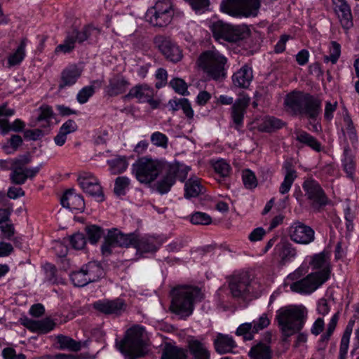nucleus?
<instances>
[{"label":"nucleus","instance_id":"nucleus-34","mask_svg":"<svg viewBox=\"0 0 359 359\" xmlns=\"http://www.w3.org/2000/svg\"><path fill=\"white\" fill-rule=\"evenodd\" d=\"M294 134L296 135V140L298 142L307 145L316 151L321 150L320 143L309 133L304 130H298L294 132Z\"/></svg>","mask_w":359,"mask_h":359},{"label":"nucleus","instance_id":"nucleus-45","mask_svg":"<svg viewBox=\"0 0 359 359\" xmlns=\"http://www.w3.org/2000/svg\"><path fill=\"white\" fill-rule=\"evenodd\" d=\"M350 149L347 147L344 149V153L345 158L343 161V166L344 171L346 172L348 177L353 179V175L355 172V163L351 156H348Z\"/></svg>","mask_w":359,"mask_h":359},{"label":"nucleus","instance_id":"nucleus-17","mask_svg":"<svg viewBox=\"0 0 359 359\" xmlns=\"http://www.w3.org/2000/svg\"><path fill=\"white\" fill-rule=\"evenodd\" d=\"M154 42L167 60L174 63H177L182 60L183 57L182 50L170 39L163 36H157L154 39Z\"/></svg>","mask_w":359,"mask_h":359},{"label":"nucleus","instance_id":"nucleus-43","mask_svg":"<svg viewBox=\"0 0 359 359\" xmlns=\"http://www.w3.org/2000/svg\"><path fill=\"white\" fill-rule=\"evenodd\" d=\"M70 278L72 283L76 287H83L89 283L83 266L79 271L72 272Z\"/></svg>","mask_w":359,"mask_h":359},{"label":"nucleus","instance_id":"nucleus-35","mask_svg":"<svg viewBox=\"0 0 359 359\" xmlns=\"http://www.w3.org/2000/svg\"><path fill=\"white\" fill-rule=\"evenodd\" d=\"M57 342L59 344V349L69 350L77 352L81 349V341H76L74 339L62 334L56 337Z\"/></svg>","mask_w":359,"mask_h":359},{"label":"nucleus","instance_id":"nucleus-24","mask_svg":"<svg viewBox=\"0 0 359 359\" xmlns=\"http://www.w3.org/2000/svg\"><path fill=\"white\" fill-rule=\"evenodd\" d=\"M187 348L193 359H210V351L201 340L194 337H189Z\"/></svg>","mask_w":359,"mask_h":359},{"label":"nucleus","instance_id":"nucleus-15","mask_svg":"<svg viewBox=\"0 0 359 359\" xmlns=\"http://www.w3.org/2000/svg\"><path fill=\"white\" fill-rule=\"evenodd\" d=\"M93 307L102 314L119 316L126 311L127 304L121 298L104 299L95 302Z\"/></svg>","mask_w":359,"mask_h":359},{"label":"nucleus","instance_id":"nucleus-49","mask_svg":"<svg viewBox=\"0 0 359 359\" xmlns=\"http://www.w3.org/2000/svg\"><path fill=\"white\" fill-rule=\"evenodd\" d=\"M242 179L245 187L252 189L257 187V181L254 172L250 170H245L242 172Z\"/></svg>","mask_w":359,"mask_h":359},{"label":"nucleus","instance_id":"nucleus-9","mask_svg":"<svg viewBox=\"0 0 359 359\" xmlns=\"http://www.w3.org/2000/svg\"><path fill=\"white\" fill-rule=\"evenodd\" d=\"M133 173L136 179L144 184L154 181L162 168V163L158 160L142 157L133 164Z\"/></svg>","mask_w":359,"mask_h":359},{"label":"nucleus","instance_id":"nucleus-26","mask_svg":"<svg viewBox=\"0 0 359 359\" xmlns=\"http://www.w3.org/2000/svg\"><path fill=\"white\" fill-rule=\"evenodd\" d=\"M21 323L32 332L47 333L55 326V322L49 318L40 320H34L28 318L21 319Z\"/></svg>","mask_w":359,"mask_h":359},{"label":"nucleus","instance_id":"nucleus-5","mask_svg":"<svg viewBox=\"0 0 359 359\" xmlns=\"http://www.w3.org/2000/svg\"><path fill=\"white\" fill-rule=\"evenodd\" d=\"M145 329L140 325H134L126 331L124 338L119 344V351L127 359H137L145 355Z\"/></svg>","mask_w":359,"mask_h":359},{"label":"nucleus","instance_id":"nucleus-61","mask_svg":"<svg viewBox=\"0 0 359 359\" xmlns=\"http://www.w3.org/2000/svg\"><path fill=\"white\" fill-rule=\"evenodd\" d=\"M156 78L159 81L156 83V88L159 89L163 87L165 83L168 78V74L165 69L159 68L156 72Z\"/></svg>","mask_w":359,"mask_h":359},{"label":"nucleus","instance_id":"nucleus-41","mask_svg":"<svg viewBox=\"0 0 359 359\" xmlns=\"http://www.w3.org/2000/svg\"><path fill=\"white\" fill-rule=\"evenodd\" d=\"M329 55L323 57L324 62L326 63L331 62L332 64H336L341 55L340 44L334 41H331L329 47Z\"/></svg>","mask_w":359,"mask_h":359},{"label":"nucleus","instance_id":"nucleus-55","mask_svg":"<svg viewBox=\"0 0 359 359\" xmlns=\"http://www.w3.org/2000/svg\"><path fill=\"white\" fill-rule=\"evenodd\" d=\"M70 244L76 250H81L86 243L85 236L81 233H76L69 238Z\"/></svg>","mask_w":359,"mask_h":359},{"label":"nucleus","instance_id":"nucleus-12","mask_svg":"<svg viewBox=\"0 0 359 359\" xmlns=\"http://www.w3.org/2000/svg\"><path fill=\"white\" fill-rule=\"evenodd\" d=\"M169 0L158 1L154 7L149 8L146 14L147 20L156 27L167 26L172 20L173 11Z\"/></svg>","mask_w":359,"mask_h":359},{"label":"nucleus","instance_id":"nucleus-6","mask_svg":"<svg viewBox=\"0 0 359 359\" xmlns=\"http://www.w3.org/2000/svg\"><path fill=\"white\" fill-rule=\"evenodd\" d=\"M260 287L259 280L249 271L235 273L229 279V288L234 299H245L250 294L257 292Z\"/></svg>","mask_w":359,"mask_h":359},{"label":"nucleus","instance_id":"nucleus-59","mask_svg":"<svg viewBox=\"0 0 359 359\" xmlns=\"http://www.w3.org/2000/svg\"><path fill=\"white\" fill-rule=\"evenodd\" d=\"M39 114L36 118L37 121L40 122L42 121H45L47 123L49 122V119L53 116V110L50 106L48 105H42L39 109Z\"/></svg>","mask_w":359,"mask_h":359},{"label":"nucleus","instance_id":"nucleus-44","mask_svg":"<svg viewBox=\"0 0 359 359\" xmlns=\"http://www.w3.org/2000/svg\"><path fill=\"white\" fill-rule=\"evenodd\" d=\"M278 255L283 260L294 257L297 252L295 248L290 243H283L277 246Z\"/></svg>","mask_w":359,"mask_h":359},{"label":"nucleus","instance_id":"nucleus-20","mask_svg":"<svg viewBox=\"0 0 359 359\" xmlns=\"http://www.w3.org/2000/svg\"><path fill=\"white\" fill-rule=\"evenodd\" d=\"M83 69L73 64L66 67L61 72L58 85L60 90L74 85L81 77Z\"/></svg>","mask_w":359,"mask_h":359},{"label":"nucleus","instance_id":"nucleus-4","mask_svg":"<svg viewBox=\"0 0 359 359\" xmlns=\"http://www.w3.org/2000/svg\"><path fill=\"white\" fill-rule=\"evenodd\" d=\"M288 110L295 116H306L315 121L321 112V101L309 93L293 91L285 99Z\"/></svg>","mask_w":359,"mask_h":359},{"label":"nucleus","instance_id":"nucleus-1","mask_svg":"<svg viewBox=\"0 0 359 359\" xmlns=\"http://www.w3.org/2000/svg\"><path fill=\"white\" fill-rule=\"evenodd\" d=\"M116 247L135 248L139 252H155L158 249L157 241L152 236L140 237L136 233L124 234L117 229L109 230L104 237L101 251L104 256H109Z\"/></svg>","mask_w":359,"mask_h":359},{"label":"nucleus","instance_id":"nucleus-30","mask_svg":"<svg viewBox=\"0 0 359 359\" xmlns=\"http://www.w3.org/2000/svg\"><path fill=\"white\" fill-rule=\"evenodd\" d=\"M177 176V167L170 166L165 175L157 182L156 190L161 194H167L175 184Z\"/></svg>","mask_w":359,"mask_h":359},{"label":"nucleus","instance_id":"nucleus-53","mask_svg":"<svg viewBox=\"0 0 359 359\" xmlns=\"http://www.w3.org/2000/svg\"><path fill=\"white\" fill-rule=\"evenodd\" d=\"M75 43L73 38L68 34L64 41V43L58 45L55 50L56 54L59 53H70L74 48Z\"/></svg>","mask_w":359,"mask_h":359},{"label":"nucleus","instance_id":"nucleus-50","mask_svg":"<svg viewBox=\"0 0 359 359\" xmlns=\"http://www.w3.org/2000/svg\"><path fill=\"white\" fill-rule=\"evenodd\" d=\"M151 142L156 147L166 149L168 144V138L165 134L157 131L151 134Z\"/></svg>","mask_w":359,"mask_h":359},{"label":"nucleus","instance_id":"nucleus-8","mask_svg":"<svg viewBox=\"0 0 359 359\" xmlns=\"http://www.w3.org/2000/svg\"><path fill=\"white\" fill-rule=\"evenodd\" d=\"M259 0H222L221 11L233 17H250L257 15Z\"/></svg>","mask_w":359,"mask_h":359},{"label":"nucleus","instance_id":"nucleus-21","mask_svg":"<svg viewBox=\"0 0 359 359\" xmlns=\"http://www.w3.org/2000/svg\"><path fill=\"white\" fill-rule=\"evenodd\" d=\"M128 80L121 74H115L109 79V84L105 87L106 93L110 97L124 93L130 86Z\"/></svg>","mask_w":359,"mask_h":359},{"label":"nucleus","instance_id":"nucleus-39","mask_svg":"<svg viewBox=\"0 0 359 359\" xmlns=\"http://www.w3.org/2000/svg\"><path fill=\"white\" fill-rule=\"evenodd\" d=\"M27 39H22L16 51L8 57V63L11 66L18 65L25 56V47Z\"/></svg>","mask_w":359,"mask_h":359},{"label":"nucleus","instance_id":"nucleus-2","mask_svg":"<svg viewBox=\"0 0 359 359\" xmlns=\"http://www.w3.org/2000/svg\"><path fill=\"white\" fill-rule=\"evenodd\" d=\"M171 296L170 310L184 319L193 313L195 304L204 299V294L201 288L190 285L174 288L171 292Z\"/></svg>","mask_w":359,"mask_h":359},{"label":"nucleus","instance_id":"nucleus-25","mask_svg":"<svg viewBox=\"0 0 359 359\" xmlns=\"http://www.w3.org/2000/svg\"><path fill=\"white\" fill-rule=\"evenodd\" d=\"M153 97V88L145 83L136 85L133 87L126 95V98H137L140 102H148L150 104L155 102Z\"/></svg>","mask_w":359,"mask_h":359},{"label":"nucleus","instance_id":"nucleus-19","mask_svg":"<svg viewBox=\"0 0 359 359\" xmlns=\"http://www.w3.org/2000/svg\"><path fill=\"white\" fill-rule=\"evenodd\" d=\"M250 100V97L242 96L234 102L231 108V118L234 128L237 130H240L243 126L244 115L249 106Z\"/></svg>","mask_w":359,"mask_h":359},{"label":"nucleus","instance_id":"nucleus-13","mask_svg":"<svg viewBox=\"0 0 359 359\" xmlns=\"http://www.w3.org/2000/svg\"><path fill=\"white\" fill-rule=\"evenodd\" d=\"M305 196L310 201L314 210L320 211L330 201L320 185L313 179H307L303 183Z\"/></svg>","mask_w":359,"mask_h":359},{"label":"nucleus","instance_id":"nucleus-29","mask_svg":"<svg viewBox=\"0 0 359 359\" xmlns=\"http://www.w3.org/2000/svg\"><path fill=\"white\" fill-rule=\"evenodd\" d=\"M253 78L252 69L248 65H243L232 76L233 84L239 88H247Z\"/></svg>","mask_w":359,"mask_h":359},{"label":"nucleus","instance_id":"nucleus-16","mask_svg":"<svg viewBox=\"0 0 359 359\" xmlns=\"http://www.w3.org/2000/svg\"><path fill=\"white\" fill-rule=\"evenodd\" d=\"M290 239L296 243L308 245L315 240V231L299 221L294 222L289 228Z\"/></svg>","mask_w":359,"mask_h":359},{"label":"nucleus","instance_id":"nucleus-32","mask_svg":"<svg viewBox=\"0 0 359 359\" xmlns=\"http://www.w3.org/2000/svg\"><path fill=\"white\" fill-rule=\"evenodd\" d=\"M248 355L251 359H271L272 350L267 344L259 342L251 347Z\"/></svg>","mask_w":359,"mask_h":359},{"label":"nucleus","instance_id":"nucleus-37","mask_svg":"<svg viewBox=\"0 0 359 359\" xmlns=\"http://www.w3.org/2000/svg\"><path fill=\"white\" fill-rule=\"evenodd\" d=\"M88 282L92 283L97 280L103 276V269L97 262H89L83 266Z\"/></svg>","mask_w":359,"mask_h":359},{"label":"nucleus","instance_id":"nucleus-52","mask_svg":"<svg viewBox=\"0 0 359 359\" xmlns=\"http://www.w3.org/2000/svg\"><path fill=\"white\" fill-rule=\"evenodd\" d=\"M94 93L95 88L93 86H85L79 91L76 100L80 104H84L93 96Z\"/></svg>","mask_w":359,"mask_h":359},{"label":"nucleus","instance_id":"nucleus-33","mask_svg":"<svg viewBox=\"0 0 359 359\" xmlns=\"http://www.w3.org/2000/svg\"><path fill=\"white\" fill-rule=\"evenodd\" d=\"M284 125L282 120L274 116H267L259 123L257 128L260 132L272 133L282 128Z\"/></svg>","mask_w":359,"mask_h":359},{"label":"nucleus","instance_id":"nucleus-28","mask_svg":"<svg viewBox=\"0 0 359 359\" xmlns=\"http://www.w3.org/2000/svg\"><path fill=\"white\" fill-rule=\"evenodd\" d=\"M283 168L284 170V180L279 187V192L284 195L290 190L294 181L297 177V173L290 161H285L283 165Z\"/></svg>","mask_w":359,"mask_h":359},{"label":"nucleus","instance_id":"nucleus-7","mask_svg":"<svg viewBox=\"0 0 359 359\" xmlns=\"http://www.w3.org/2000/svg\"><path fill=\"white\" fill-rule=\"evenodd\" d=\"M227 59L217 50H207L201 54L198 65L207 74L215 81L223 79L226 76L224 66Z\"/></svg>","mask_w":359,"mask_h":359},{"label":"nucleus","instance_id":"nucleus-10","mask_svg":"<svg viewBox=\"0 0 359 359\" xmlns=\"http://www.w3.org/2000/svg\"><path fill=\"white\" fill-rule=\"evenodd\" d=\"M213 36L217 40H224L229 42H236L245 39L249 34V29L246 26H233L222 21L214 22L211 26Z\"/></svg>","mask_w":359,"mask_h":359},{"label":"nucleus","instance_id":"nucleus-38","mask_svg":"<svg viewBox=\"0 0 359 359\" xmlns=\"http://www.w3.org/2000/svg\"><path fill=\"white\" fill-rule=\"evenodd\" d=\"M107 163L109 165L110 171L112 175H117L124 172L128 166V163L127 162L126 158L124 156H119L108 161Z\"/></svg>","mask_w":359,"mask_h":359},{"label":"nucleus","instance_id":"nucleus-51","mask_svg":"<svg viewBox=\"0 0 359 359\" xmlns=\"http://www.w3.org/2000/svg\"><path fill=\"white\" fill-rule=\"evenodd\" d=\"M337 14L338 15L340 22L344 29H348L353 26L351 8L345 9L341 12H337Z\"/></svg>","mask_w":359,"mask_h":359},{"label":"nucleus","instance_id":"nucleus-31","mask_svg":"<svg viewBox=\"0 0 359 359\" xmlns=\"http://www.w3.org/2000/svg\"><path fill=\"white\" fill-rule=\"evenodd\" d=\"M354 323V320H349L343 332L340 341L339 359H346V358Z\"/></svg>","mask_w":359,"mask_h":359},{"label":"nucleus","instance_id":"nucleus-42","mask_svg":"<svg viewBox=\"0 0 359 359\" xmlns=\"http://www.w3.org/2000/svg\"><path fill=\"white\" fill-rule=\"evenodd\" d=\"M130 180L126 176H121L116 178L114 182V192L116 196H124L126 190L128 189Z\"/></svg>","mask_w":359,"mask_h":359},{"label":"nucleus","instance_id":"nucleus-64","mask_svg":"<svg viewBox=\"0 0 359 359\" xmlns=\"http://www.w3.org/2000/svg\"><path fill=\"white\" fill-rule=\"evenodd\" d=\"M0 230L4 235V238L11 240L15 233V228L11 223H3L0 225Z\"/></svg>","mask_w":359,"mask_h":359},{"label":"nucleus","instance_id":"nucleus-62","mask_svg":"<svg viewBox=\"0 0 359 359\" xmlns=\"http://www.w3.org/2000/svg\"><path fill=\"white\" fill-rule=\"evenodd\" d=\"M84 29L85 31H88L86 32L87 40L97 41L100 34V29L92 25H88L84 27Z\"/></svg>","mask_w":359,"mask_h":359},{"label":"nucleus","instance_id":"nucleus-3","mask_svg":"<svg viewBox=\"0 0 359 359\" xmlns=\"http://www.w3.org/2000/svg\"><path fill=\"white\" fill-rule=\"evenodd\" d=\"M307 318V310L303 306L290 305L281 307L276 311V320L283 340L300 332Z\"/></svg>","mask_w":359,"mask_h":359},{"label":"nucleus","instance_id":"nucleus-58","mask_svg":"<svg viewBox=\"0 0 359 359\" xmlns=\"http://www.w3.org/2000/svg\"><path fill=\"white\" fill-rule=\"evenodd\" d=\"M4 359H27L23 353L17 354L15 350L12 347L4 348L1 351Z\"/></svg>","mask_w":359,"mask_h":359},{"label":"nucleus","instance_id":"nucleus-36","mask_svg":"<svg viewBox=\"0 0 359 359\" xmlns=\"http://www.w3.org/2000/svg\"><path fill=\"white\" fill-rule=\"evenodd\" d=\"M161 359H187V351L182 348L166 345L163 348Z\"/></svg>","mask_w":359,"mask_h":359},{"label":"nucleus","instance_id":"nucleus-60","mask_svg":"<svg viewBox=\"0 0 359 359\" xmlns=\"http://www.w3.org/2000/svg\"><path fill=\"white\" fill-rule=\"evenodd\" d=\"M78 126L76 122L72 119H69L62 125L59 130L67 135L68 134L75 132Z\"/></svg>","mask_w":359,"mask_h":359},{"label":"nucleus","instance_id":"nucleus-46","mask_svg":"<svg viewBox=\"0 0 359 359\" xmlns=\"http://www.w3.org/2000/svg\"><path fill=\"white\" fill-rule=\"evenodd\" d=\"M190 222L194 225H208L211 224L212 218L205 212H196L190 216Z\"/></svg>","mask_w":359,"mask_h":359},{"label":"nucleus","instance_id":"nucleus-48","mask_svg":"<svg viewBox=\"0 0 359 359\" xmlns=\"http://www.w3.org/2000/svg\"><path fill=\"white\" fill-rule=\"evenodd\" d=\"M253 326L252 323H245L241 324L236 330V334L238 336H243L244 340H252L253 339V334L255 332H252Z\"/></svg>","mask_w":359,"mask_h":359},{"label":"nucleus","instance_id":"nucleus-11","mask_svg":"<svg viewBox=\"0 0 359 359\" xmlns=\"http://www.w3.org/2000/svg\"><path fill=\"white\" fill-rule=\"evenodd\" d=\"M32 161V157L29 154H25L18 156L13 163L14 172L10 175L11 182L16 185H22L25 183L28 178H34L40 171L42 165L34 168H27V165Z\"/></svg>","mask_w":359,"mask_h":359},{"label":"nucleus","instance_id":"nucleus-54","mask_svg":"<svg viewBox=\"0 0 359 359\" xmlns=\"http://www.w3.org/2000/svg\"><path fill=\"white\" fill-rule=\"evenodd\" d=\"M215 171L221 177H226L229 175L231 167L224 160L221 159L217 161L213 164Z\"/></svg>","mask_w":359,"mask_h":359},{"label":"nucleus","instance_id":"nucleus-56","mask_svg":"<svg viewBox=\"0 0 359 359\" xmlns=\"http://www.w3.org/2000/svg\"><path fill=\"white\" fill-rule=\"evenodd\" d=\"M252 323L253 326L252 332L257 333L269 325L270 320L266 314H263L257 320H254Z\"/></svg>","mask_w":359,"mask_h":359},{"label":"nucleus","instance_id":"nucleus-14","mask_svg":"<svg viewBox=\"0 0 359 359\" xmlns=\"http://www.w3.org/2000/svg\"><path fill=\"white\" fill-rule=\"evenodd\" d=\"M326 281V275H318L311 273L305 278L290 284L292 292L301 294H311Z\"/></svg>","mask_w":359,"mask_h":359},{"label":"nucleus","instance_id":"nucleus-47","mask_svg":"<svg viewBox=\"0 0 359 359\" xmlns=\"http://www.w3.org/2000/svg\"><path fill=\"white\" fill-rule=\"evenodd\" d=\"M86 229L88 241L92 244L97 243L103 235V230L96 225L87 226Z\"/></svg>","mask_w":359,"mask_h":359},{"label":"nucleus","instance_id":"nucleus-63","mask_svg":"<svg viewBox=\"0 0 359 359\" xmlns=\"http://www.w3.org/2000/svg\"><path fill=\"white\" fill-rule=\"evenodd\" d=\"M44 270L46 275V278L49 282L53 283L56 282V273L57 269L56 267L51 264H46L44 266Z\"/></svg>","mask_w":359,"mask_h":359},{"label":"nucleus","instance_id":"nucleus-40","mask_svg":"<svg viewBox=\"0 0 359 359\" xmlns=\"http://www.w3.org/2000/svg\"><path fill=\"white\" fill-rule=\"evenodd\" d=\"M202 187L197 180L189 179L185 183V194L184 196L187 198L191 197H196L202 191Z\"/></svg>","mask_w":359,"mask_h":359},{"label":"nucleus","instance_id":"nucleus-23","mask_svg":"<svg viewBox=\"0 0 359 359\" xmlns=\"http://www.w3.org/2000/svg\"><path fill=\"white\" fill-rule=\"evenodd\" d=\"M61 205L71 210L82 212L85 208V202L82 196L75 193L74 189L65 191L61 198Z\"/></svg>","mask_w":359,"mask_h":359},{"label":"nucleus","instance_id":"nucleus-18","mask_svg":"<svg viewBox=\"0 0 359 359\" xmlns=\"http://www.w3.org/2000/svg\"><path fill=\"white\" fill-rule=\"evenodd\" d=\"M78 182L83 191L95 198L97 201H104V194L99 180L90 173H84L78 177Z\"/></svg>","mask_w":359,"mask_h":359},{"label":"nucleus","instance_id":"nucleus-27","mask_svg":"<svg viewBox=\"0 0 359 359\" xmlns=\"http://www.w3.org/2000/svg\"><path fill=\"white\" fill-rule=\"evenodd\" d=\"M215 351L219 354L233 352L237 344L233 337L229 334L217 333L213 340Z\"/></svg>","mask_w":359,"mask_h":359},{"label":"nucleus","instance_id":"nucleus-22","mask_svg":"<svg viewBox=\"0 0 359 359\" xmlns=\"http://www.w3.org/2000/svg\"><path fill=\"white\" fill-rule=\"evenodd\" d=\"M309 264L313 269H320L319 271L313 272L314 273L326 275V280L329 278L330 270L328 252L323 251L311 256Z\"/></svg>","mask_w":359,"mask_h":359},{"label":"nucleus","instance_id":"nucleus-57","mask_svg":"<svg viewBox=\"0 0 359 359\" xmlns=\"http://www.w3.org/2000/svg\"><path fill=\"white\" fill-rule=\"evenodd\" d=\"M170 86L179 94L184 95L187 92V85L181 79H174L170 81Z\"/></svg>","mask_w":359,"mask_h":359}]
</instances>
